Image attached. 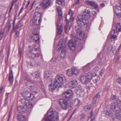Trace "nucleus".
Returning a JSON list of instances; mask_svg holds the SVG:
<instances>
[{
  "mask_svg": "<svg viewBox=\"0 0 121 121\" xmlns=\"http://www.w3.org/2000/svg\"><path fill=\"white\" fill-rule=\"evenodd\" d=\"M62 96L63 97L68 99L67 100L64 99H61L59 101V102L63 109L66 110L69 107H71V103L70 100L73 98V93L71 90H68L67 91L63 93Z\"/></svg>",
  "mask_w": 121,
  "mask_h": 121,
  "instance_id": "1",
  "label": "nucleus"
},
{
  "mask_svg": "<svg viewBox=\"0 0 121 121\" xmlns=\"http://www.w3.org/2000/svg\"><path fill=\"white\" fill-rule=\"evenodd\" d=\"M90 13V12L89 10L85 9V12L82 14V17L80 16L78 17L76 21L80 27H86L87 30L89 29L91 24L89 23L87 19L89 18V14Z\"/></svg>",
  "mask_w": 121,
  "mask_h": 121,
  "instance_id": "2",
  "label": "nucleus"
},
{
  "mask_svg": "<svg viewBox=\"0 0 121 121\" xmlns=\"http://www.w3.org/2000/svg\"><path fill=\"white\" fill-rule=\"evenodd\" d=\"M48 115L45 118L46 121H57L59 119V116L58 113L55 111H53L49 109L47 113Z\"/></svg>",
  "mask_w": 121,
  "mask_h": 121,
  "instance_id": "3",
  "label": "nucleus"
},
{
  "mask_svg": "<svg viewBox=\"0 0 121 121\" xmlns=\"http://www.w3.org/2000/svg\"><path fill=\"white\" fill-rule=\"evenodd\" d=\"M120 23L117 24L116 26L115 29L112 30L110 33V35H109L110 39L111 41H113L117 39V36L118 35V33L121 31V27Z\"/></svg>",
  "mask_w": 121,
  "mask_h": 121,
  "instance_id": "4",
  "label": "nucleus"
},
{
  "mask_svg": "<svg viewBox=\"0 0 121 121\" xmlns=\"http://www.w3.org/2000/svg\"><path fill=\"white\" fill-rule=\"evenodd\" d=\"M52 80L58 85V87H61L63 86L64 83L65 81V78L62 75H57Z\"/></svg>",
  "mask_w": 121,
  "mask_h": 121,
  "instance_id": "5",
  "label": "nucleus"
},
{
  "mask_svg": "<svg viewBox=\"0 0 121 121\" xmlns=\"http://www.w3.org/2000/svg\"><path fill=\"white\" fill-rule=\"evenodd\" d=\"M63 40L61 39L58 43V47H59L58 49L60 50H61L60 53V57L62 58L65 57L66 56V48L65 45L63 44Z\"/></svg>",
  "mask_w": 121,
  "mask_h": 121,
  "instance_id": "6",
  "label": "nucleus"
},
{
  "mask_svg": "<svg viewBox=\"0 0 121 121\" xmlns=\"http://www.w3.org/2000/svg\"><path fill=\"white\" fill-rule=\"evenodd\" d=\"M41 17H38V16L35 15V17L30 21V23L31 25H38L41 23Z\"/></svg>",
  "mask_w": 121,
  "mask_h": 121,
  "instance_id": "7",
  "label": "nucleus"
},
{
  "mask_svg": "<svg viewBox=\"0 0 121 121\" xmlns=\"http://www.w3.org/2000/svg\"><path fill=\"white\" fill-rule=\"evenodd\" d=\"M62 21V19H60L59 18L56 22L57 26V34L58 35L60 34L62 31V26L61 24Z\"/></svg>",
  "mask_w": 121,
  "mask_h": 121,
  "instance_id": "8",
  "label": "nucleus"
},
{
  "mask_svg": "<svg viewBox=\"0 0 121 121\" xmlns=\"http://www.w3.org/2000/svg\"><path fill=\"white\" fill-rule=\"evenodd\" d=\"M62 21V19H60L59 18L56 22L57 26V34L58 35L60 34L62 31V26L61 24Z\"/></svg>",
  "mask_w": 121,
  "mask_h": 121,
  "instance_id": "9",
  "label": "nucleus"
},
{
  "mask_svg": "<svg viewBox=\"0 0 121 121\" xmlns=\"http://www.w3.org/2000/svg\"><path fill=\"white\" fill-rule=\"evenodd\" d=\"M52 4L51 0H43L40 4V5L43 8L46 9L51 6Z\"/></svg>",
  "mask_w": 121,
  "mask_h": 121,
  "instance_id": "10",
  "label": "nucleus"
},
{
  "mask_svg": "<svg viewBox=\"0 0 121 121\" xmlns=\"http://www.w3.org/2000/svg\"><path fill=\"white\" fill-rule=\"evenodd\" d=\"M117 103H114L112 104L111 106V110L117 113L121 112V109Z\"/></svg>",
  "mask_w": 121,
  "mask_h": 121,
  "instance_id": "11",
  "label": "nucleus"
},
{
  "mask_svg": "<svg viewBox=\"0 0 121 121\" xmlns=\"http://www.w3.org/2000/svg\"><path fill=\"white\" fill-rule=\"evenodd\" d=\"M22 95L26 99L30 98L31 97L33 96V94L27 91H24L21 93Z\"/></svg>",
  "mask_w": 121,
  "mask_h": 121,
  "instance_id": "12",
  "label": "nucleus"
},
{
  "mask_svg": "<svg viewBox=\"0 0 121 121\" xmlns=\"http://www.w3.org/2000/svg\"><path fill=\"white\" fill-rule=\"evenodd\" d=\"M77 34L78 36H79V38L82 39L84 37V34L81 28H78L76 30Z\"/></svg>",
  "mask_w": 121,
  "mask_h": 121,
  "instance_id": "13",
  "label": "nucleus"
},
{
  "mask_svg": "<svg viewBox=\"0 0 121 121\" xmlns=\"http://www.w3.org/2000/svg\"><path fill=\"white\" fill-rule=\"evenodd\" d=\"M22 103L26 106L28 108H31L32 106V104L31 102L28 100L25 99H23L22 100Z\"/></svg>",
  "mask_w": 121,
  "mask_h": 121,
  "instance_id": "14",
  "label": "nucleus"
},
{
  "mask_svg": "<svg viewBox=\"0 0 121 121\" xmlns=\"http://www.w3.org/2000/svg\"><path fill=\"white\" fill-rule=\"evenodd\" d=\"M76 45L75 43H74L72 39L70 40L68 43V45L70 49L73 51L75 50Z\"/></svg>",
  "mask_w": 121,
  "mask_h": 121,
  "instance_id": "15",
  "label": "nucleus"
},
{
  "mask_svg": "<svg viewBox=\"0 0 121 121\" xmlns=\"http://www.w3.org/2000/svg\"><path fill=\"white\" fill-rule=\"evenodd\" d=\"M78 85L77 81L75 79L71 80L69 83V86L71 88H74L76 87Z\"/></svg>",
  "mask_w": 121,
  "mask_h": 121,
  "instance_id": "16",
  "label": "nucleus"
},
{
  "mask_svg": "<svg viewBox=\"0 0 121 121\" xmlns=\"http://www.w3.org/2000/svg\"><path fill=\"white\" fill-rule=\"evenodd\" d=\"M80 79L82 83L86 84L88 83L90 81L86 76L84 75L81 76L80 78Z\"/></svg>",
  "mask_w": 121,
  "mask_h": 121,
  "instance_id": "17",
  "label": "nucleus"
},
{
  "mask_svg": "<svg viewBox=\"0 0 121 121\" xmlns=\"http://www.w3.org/2000/svg\"><path fill=\"white\" fill-rule=\"evenodd\" d=\"M57 87H58V85L52 80L51 83L49 87L50 91H53Z\"/></svg>",
  "mask_w": 121,
  "mask_h": 121,
  "instance_id": "18",
  "label": "nucleus"
},
{
  "mask_svg": "<svg viewBox=\"0 0 121 121\" xmlns=\"http://www.w3.org/2000/svg\"><path fill=\"white\" fill-rule=\"evenodd\" d=\"M30 81V84L29 85H27V83L26 84V86L31 91H33V90L35 89V88L34 84L32 82V80Z\"/></svg>",
  "mask_w": 121,
  "mask_h": 121,
  "instance_id": "19",
  "label": "nucleus"
},
{
  "mask_svg": "<svg viewBox=\"0 0 121 121\" xmlns=\"http://www.w3.org/2000/svg\"><path fill=\"white\" fill-rule=\"evenodd\" d=\"M66 23L65 26V32L66 33L68 30H70L71 28V24L69 23L68 21L67 20L66 16Z\"/></svg>",
  "mask_w": 121,
  "mask_h": 121,
  "instance_id": "20",
  "label": "nucleus"
},
{
  "mask_svg": "<svg viewBox=\"0 0 121 121\" xmlns=\"http://www.w3.org/2000/svg\"><path fill=\"white\" fill-rule=\"evenodd\" d=\"M94 75L93 76L92 79L94 82L96 83L99 80L100 78L99 76L97 75L95 73H94Z\"/></svg>",
  "mask_w": 121,
  "mask_h": 121,
  "instance_id": "21",
  "label": "nucleus"
},
{
  "mask_svg": "<svg viewBox=\"0 0 121 121\" xmlns=\"http://www.w3.org/2000/svg\"><path fill=\"white\" fill-rule=\"evenodd\" d=\"M40 6H41L40 5V4L39 5L36 7L35 10L36 11V13L35 14V15L38 16V17H41V15L40 13H39V11L41 10L40 8Z\"/></svg>",
  "mask_w": 121,
  "mask_h": 121,
  "instance_id": "22",
  "label": "nucleus"
},
{
  "mask_svg": "<svg viewBox=\"0 0 121 121\" xmlns=\"http://www.w3.org/2000/svg\"><path fill=\"white\" fill-rule=\"evenodd\" d=\"M86 2L89 5L94 7L95 8H96L98 7L97 3L88 0Z\"/></svg>",
  "mask_w": 121,
  "mask_h": 121,
  "instance_id": "23",
  "label": "nucleus"
},
{
  "mask_svg": "<svg viewBox=\"0 0 121 121\" xmlns=\"http://www.w3.org/2000/svg\"><path fill=\"white\" fill-rule=\"evenodd\" d=\"M24 107L23 106H20L17 108L18 112L20 113H23L25 111V109L24 108Z\"/></svg>",
  "mask_w": 121,
  "mask_h": 121,
  "instance_id": "24",
  "label": "nucleus"
},
{
  "mask_svg": "<svg viewBox=\"0 0 121 121\" xmlns=\"http://www.w3.org/2000/svg\"><path fill=\"white\" fill-rule=\"evenodd\" d=\"M57 9L58 13L59 18L60 19H62V13L61 8L60 7H57Z\"/></svg>",
  "mask_w": 121,
  "mask_h": 121,
  "instance_id": "25",
  "label": "nucleus"
},
{
  "mask_svg": "<svg viewBox=\"0 0 121 121\" xmlns=\"http://www.w3.org/2000/svg\"><path fill=\"white\" fill-rule=\"evenodd\" d=\"M9 80L10 84L12 85L13 81V77L12 71H11L10 73L9 77Z\"/></svg>",
  "mask_w": 121,
  "mask_h": 121,
  "instance_id": "26",
  "label": "nucleus"
},
{
  "mask_svg": "<svg viewBox=\"0 0 121 121\" xmlns=\"http://www.w3.org/2000/svg\"><path fill=\"white\" fill-rule=\"evenodd\" d=\"M17 118L19 121H26V117L23 115H18L17 116Z\"/></svg>",
  "mask_w": 121,
  "mask_h": 121,
  "instance_id": "27",
  "label": "nucleus"
},
{
  "mask_svg": "<svg viewBox=\"0 0 121 121\" xmlns=\"http://www.w3.org/2000/svg\"><path fill=\"white\" fill-rule=\"evenodd\" d=\"M76 106H79L80 104V101L78 99H76L73 100L72 103Z\"/></svg>",
  "mask_w": 121,
  "mask_h": 121,
  "instance_id": "28",
  "label": "nucleus"
},
{
  "mask_svg": "<svg viewBox=\"0 0 121 121\" xmlns=\"http://www.w3.org/2000/svg\"><path fill=\"white\" fill-rule=\"evenodd\" d=\"M28 56L30 58H34L35 57V54L32 52L31 51H29L27 53Z\"/></svg>",
  "mask_w": 121,
  "mask_h": 121,
  "instance_id": "29",
  "label": "nucleus"
},
{
  "mask_svg": "<svg viewBox=\"0 0 121 121\" xmlns=\"http://www.w3.org/2000/svg\"><path fill=\"white\" fill-rule=\"evenodd\" d=\"M94 74L92 73L91 72H89L86 74V76L87 77L89 80L92 78Z\"/></svg>",
  "mask_w": 121,
  "mask_h": 121,
  "instance_id": "30",
  "label": "nucleus"
},
{
  "mask_svg": "<svg viewBox=\"0 0 121 121\" xmlns=\"http://www.w3.org/2000/svg\"><path fill=\"white\" fill-rule=\"evenodd\" d=\"M98 96H99V95H96L94 96L93 98L92 102L90 104L91 105L93 106L95 104L97 97Z\"/></svg>",
  "mask_w": 121,
  "mask_h": 121,
  "instance_id": "31",
  "label": "nucleus"
},
{
  "mask_svg": "<svg viewBox=\"0 0 121 121\" xmlns=\"http://www.w3.org/2000/svg\"><path fill=\"white\" fill-rule=\"evenodd\" d=\"M33 37L36 43L38 42L39 40V38L38 35L37 34H35L34 35Z\"/></svg>",
  "mask_w": 121,
  "mask_h": 121,
  "instance_id": "32",
  "label": "nucleus"
},
{
  "mask_svg": "<svg viewBox=\"0 0 121 121\" xmlns=\"http://www.w3.org/2000/svg\"><path fill=\"white\" fill-rule=\"evenodd\" d=\"M56 3L57 4L63 6L65 5V2L64 0H56Z\"/></svg>",
  "mask_w": 121,
  "mask_h": 121,
  "instance_id": "33",
  "label": "nucleus"
},
{
  "mask_svg": "<svg viewBox=\"0 0 121 121\" xmlns=\"http://www.w3.org/2000/svg\"><path fill=\"white\" fill-rule=\"evenodd\" d=\"M24 80L27 81H30L31 80L30 77L29 76V74H26L25 76Z\"/></svg>",
  "mask_w": 121,
  "mask_h": 121,
  "instance_id": "34",
  "label": "nucleus"
},
{
  "mask_svg": "<svg viewBox=\"0 0 121 121\" xmlns=\"http://www.w3.org/2000/svg\"><path fill=\"white\" fill-rule=\"evenodd\" d=\"M51 74V72L49 71H45L44 74V78L47 79V78L49 77Z\"/></svg>",
  "mask_w": 121,
  "mask_h": 121,
  "instance_id": "35",
  "label": "nucleus"
},
{
  "mask_svg": "<svg viewBox=\"0 0 121 121\" xmlns=\"http://www.w3.org/2000/svg\"><path fill=\"white\" fill-rule=\"evenodd\" d=\"M72 70L73 74L76 75L79 72V70L76 69L74 67L72 68Z\"/></svg>",
  "mask_w": 121,
  "mask_h": 121,
  "instance_id": "36",
  "label": "nucleus"
},
{
  "mask_svg": "<svg viewBox=\"0 0 121 121\" xmlns=\"http://www.w3.org/2000/svg\"><path fill=\"white\" fill-rule=\"evenodd\" d=\"M31 66H38L39 65V62L34 61L31 63Z\"/></svg>",
  "mask_w": 121,
  "mask_h": 121,
  "instance_id": "37",
  "label": "nucleus"
},
{
  "mask_svg": "<svg viewBox=\"0 0 121 121\" xmlns=\"http://www.w3.org/2000/svg\"><path fill=\"white\" fill-rule=\"evenodd\" d=\"M67 74L69 76H71L73 74L72 70V69H71V70H70L69 69H67Z\"/></svg>",
  "mask_w": 121,
  "mask_h": 121,
  "instance_id": "38",
  "label": "nucleus"
},
{
  "mask_svg": "<svg viewBox=\"0 0 121 121\" xmlns=\"http://www.w3.org/2000/svg\"><path fill=\"white\" fill-rule=\"evenodd\" d=\"M75 91L77 94L80 95H81L84 92L83 90H75Z\"/></svg>",
  "mask_w": 121,
  "mask_h": 121,
  "instance_id": "39",
  "label": "nucleus"
},
{
  "mask_svg": "<svg viewBox=\"0 0 121 121\" xmlns=\"http://www.w3.org/2000/svg\"><path fill=\"white\" fill-rule=\"evenodd\" d=\"M104 114L110 116L112 114V112L110 110H105L104 111Z\"/></svg>",
  "mask_w": 121,
  "mask_h": 121,
  "instance_id": "40",
  "label": "nucleus"
},
{
  "mask_svg": "<svg viewBox=\"0 0 121 121\" xmlns=\"http://www.w3.org/2000/svg\"><path fill=\"white\" fill-rule=\"evenodd\" d=\"M74 13V12L73 11H72L71 9L70 10V11L69 12V15H70V19H72L73 18V19L74 17H73L72 16Z\"/></svg>",
  "mask_w": 121,
  "mask_h": 121,
  "instance_id": "41",
  "label": "nucleus"
},
{
  "mask_svg": "<svg viewBox=\"0 0 121 121\" xmlns=\"http://www.w3.org/2000/svg\"><path fill=\"white\" fill-rule=\"evenodd\" d=\"M111 99L112 100H115V103H117V99H119L118 98L116 97V95H113L111 96Z\"/></svg>",
  "mask_w": 121,
  "mask_h": 121,
  "instance_id": "42",
  "label": "nucleus"
},
{
  "mask_svg": "<svg viewBox=\"0 0 121 121\" xmlns=\"http://www.w3.org/2000/svg\"><path fill=\"white\" fill-rule=\"evenodd\" d=\"M116 82L118 84L121 85V77H118L116 79Z\"/></svg>",
  "mask_w": 121,
  "mask_h": 121,
  "instance_id": "43",
  "label": "nucleus"
},
{
  "mask_svg": "<svg viewBox=\"0 0 121 121\" xmlns=\"http://www.w3.org/2000/svg\"><path fill=\"white\" fill-rule=\"evenodd\" d=\"M91 108L90 106H85L84 107V109L85 111H87L88 109H90Z\"/></svg>",
  "mask_w": 121,
  "mask_h": 121,
  "instance_id": "44",
  "label": "nucleus"
},
{
  "mask_svg": "<svg viewBox=\"0 0 121 121\" xmlns=\"http://www.w3.org/2000/svg\"><path fill=\"white\" fill-rule=\"evenodd\" d=\"M91 117H95V114L93 113V111L92 110L90 112Z\"/></svg>",
  "mask_w": 121,
  "mask_h": 121,
  "instance_id": "45",
  "label": "nucleus"
},
{
  "mask_svg": "<svg viewBox=\"0 0 121 121\" xmlns=\"http://www.w3.org/2000/svg\"><path fill=\"white\" fill-rule=\"evenodd\" d=\"M6 26H7L8 28V30H9L11 26V25L9 23H8L6 24Z\"/></svg>",
  "mask_w": 121,
  "mask_h": 121,
  "instance_id": "46",
  "label": "nucleus"
},
{
  "mask_svg": "<svg viewBox=\"0 0 121 121\" xmlns=\"http://www.w3.org/2000/svg\"><path fill=\"white\" fill-rule=\"evenodd\" d=\"M99 69V68L98 66H96L94 68V70L95 72L98 71Z\"/></svg>",
  "mask_w": 121,
  "mask_h": 121,
  "instance_id": "47",
  "label": "nucleus"
},
{
  "mask_svg": "<svg viewBox=\"0 0 121 121\" xmlns=\"http://www.w3.org/2000/svg\"><path fill=\"white\" fill-rule=\"evenodd\" d=\"M79 3V0H77V1L73 4L72 6L73 7L75 6L77 4H78Z\"/></svg>",
  "mask_w": 121,
  "mask_h": 121,
  "instance_id": "48",
  "label": "nucleus"
},
{
  "mask_svg": "<svg viewBox=\"0 0 121 121\" xmlns=\"http://www.w3.org/2000/svg\"><path fill=\"white\" fill-rule=\"evenodd\" d=\"M84 114H82L81 115V120L83 121L84 119Z\"/></svg>",
  "mask_w": 121,
  "mask_h": 121,
  "instance_id": "49",
  "label": "nucleus"
},
{
  "mask_svg": "<svg viewBox=\"0 0 121 121\" xmlns=\"http://www.w3.org/2000/svg\"><path fill=\"white\" fill-rule=\"evenodd\" d=\"M8 97H6V98L4 100V104L5 105H6V104L8 102L7 100H8Z\"/></svg>",
  "mask_w": 121,
  "mask_h": 121,
  "instance_id": "50",
  "label": "nucleus"
},
{
  "mask_svg": "<svg viewBox=\"0 0 121 121\" xmlns=\"http://www.w3.org/2000/svg\"><path fill=\"white\" fill-rule=\"evenodd\" d=\"M104 71L103 70H102L100 71L99 73L100 75L101 76H102L104 73Z\"/></svg>",
  "mask_w": 121,
  "mask_h": 121,
  "instance_id": "51",
  "label": "nucleus"
},
{
  "mask_svg": "<svg viewBox=\"0 0 121 121\" xmlns=\"http://www.w3.org/2000/svg\"><path fill=\"white\" fill-rule=\"evenodd\" d=\"M83 90L82 88V87L80 85H79L77 88L76 89V90Z\"/></svg>",
  "mask_w": 121,
  "mask_h": 121,
  "instance_id": "52",
  "label": "nucleus"
},
{
  "mask_svg": "<svg viewBox=\"0 0 121 121\" xmlns=\"http://www.w3.org/2000/svg\"><path fill=\"white\" fill-rule=\"evenodd\" d=\"M91 13L94 16H96L97 14L96 12L94 11H92L91 12Z\"/></svg>",
  "mask_w": 121,
  "mask_h": 121,
  "instance_id": "53",
  "label": "nucleus"
},
{
  "mask_svg": "<svg viewBox=\"0 0 121 121\" xmlns=\"http://www.w3.org/2000/svg\"><path fill=\"white\" fill-rule=\"evenodd\" d=\"M4 33L2 32H0V40H1L2 38V37L3 36Z\"/></svg>",
  "mask_w": 121,
  "mask_h": 121,
  "instance_id": "54",
  "label": "nucleus"
},
{
  "mask_svg": "<svg viewBox=\"0 0 121 121\" xmlns=\"http://www.w3.org/2000/svg\"><path fill=\"white\" fill-rule=\"evenodd\" d=\"M117 103L118 104H120L121 107V101L119 99H117Z\"/></svg>",
  "mask_w": 121,
  "mask_h": 121,
  "instance_id": "55",
  "label": "nucleus"
},
{
  "mask_svg": "<svg viewBox=\"0 0 121 121\" xmlns=\"http://www.w3.org/2000/svg\"><path fill=\"white\" fill-rule=\"evenodd\" d=\"M35 77L36 78H39V73H36L35 74Z\"/></svg>",
  "mask_w": 121,
  "mask_h": 121,
  "instance_id": "56",
  "label": "nucleus"
},
{
  "mask_svg": "<svg viewBox=\"0 0 121 121\" xmlns=\"http://www.w3.org/2000/svg\"><path fill=\"white\" fill-rule=\"evenodd\" d=\"M22 53V50L21 48H19V54L21 56Z\"/></svg>",
  "mask_w": 121,
  "mask_h": 121,
  "instance_id": "57",
  "label": "nucleus"
},
{
  "mask_svg": "<svg viewBox=\"0 0 121 121\" xmlns=\"http://www.w3.org/2000/svg\"><path fill=\"white\" fill-rule=\"evenodd\" d=\"M117 118L121 120V114H118L117 116Z\"/></svg>",
  "mask_w": 121,
  "mask_h": 121,
  "instance_id": "58",
  "label": "nucleus"
},
{
  "mask_svg": "<svg viewBox=\"0 0 121 121\" xmlns=\"http://www.w3.org/2000/svg\"><path fill=\"white\" fill-rule=\"evenodd\" d=\"M116 8L117 9H118V10H121V6H120L118 5H117L116 6Z\"/></svg>",
  "mask_w": 121,
  "mask_h": 121,
  "instance_id": "59",
  "label": "nucleus"
},
{
  "mask_svg": "<svg viewBox=\"0 0 121 121\" xmlns=\"http://www.w3.org/2000/svg\"><path fill=\"white\" fill-rule=\"evenodd\" d=\"M16 37H18L19 35V32L18 31H17L16 33Z\"/></svg>",
  "mask_w": 121,
  "mask_h": 121,
  "instance_id": "60",
  "label": "nucleus"
},
{
  "mask_svg": "<svg viewBox=\"0 0 121 121\" xmlns=\"http://www.w3.org/2000/svg\"><path fill=\"white\" fill-rule=\"evenodd\" d=\"M23 9V7H22L21 8V9L20 11V12H19V14L20 13H21L22 12Z\"/></svg>",
  "mask_w": 121,
  "mask_h": 121,
  "instance_id": "61",
  "label": "nucleus"
},
{
  "mask_svg": "<svg viewBox=\"0 0 121 121\" xmlns=\"http://www.w3.org/2000/svg\"><path fill=\"white\" fill-rule=\"evenodd\" d=\"M3 89V86H1L0 88V92L1 93L2 91V90Z\"/></svg>",
  "mask_w": 121,
  "mask_h": 121,
  "instance_id": "62",
  "label": "nucleus"
},
{
  "mask_svg": "<svg viewBox=\"0 0 121 121\" xmlns=\"http://www.w3.org/2000/svg\"><path fill=\"white\" fill-rule=\"evenodd\" d=\"M117 16L118 17L120 18L121 17V13H119L117 14Z\"/></svg>",
  "mask_w": 121,
  "mask_h": 121,
  "instance_id": "63",
  "label": "nucleus"
},
{
  "mask_svg": "<svg viewBox=\"0 0 121 121\" xmlns=\"http://www.w3.org/2000/svg\"><path fill=\"white\" fill-rule=\"evenodd\" d=\"M91 120L90 121H94L95 117H91Z\"/></svg>",
  "mask_w": 121,
  "mask_h": 121,
  "instance_id": "64",
  "label": "nucleus"
}]
</instances>
